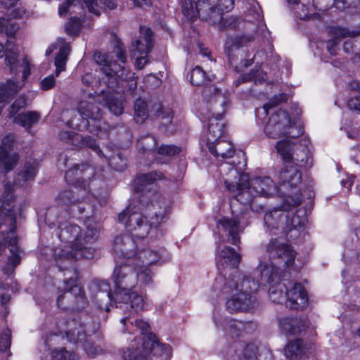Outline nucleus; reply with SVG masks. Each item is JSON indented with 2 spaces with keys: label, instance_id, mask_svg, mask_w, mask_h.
<instances>
[{
  "label": "nucleus",
  "instance_id": "nucleus-49",
  "mask_svg": "<svg viewBox=\"0 0 360 360\" xmlns=\"http://www.w3.org/2000/svg\"><path fill=\"white\" fill-rule=\"evenodd\" d=\"M76 9L80 10L81 8L79 6V1L77 0H67L58 10L60 15L66 14H72L76 13Z\"/></svg>",
  "mask_w": 360,
  "mask_h": 360
},
{
  "label": "nucleus",
  "instance_id": "nucleus-44",
  "mask_svg": "<svg viewBox=\"0 0 360 360\" xmlns=\"http://www.w3.org/2000/svg\"><path fill=\"white\" fill-rule=\"evenodd\" d=\"M105 104L109 110L115 115H120L123 112L124 108L121 100L114 96L108 95L105 98Z\"/></svg>",
  "mask_w": 360,
  "mask_h": 360
},
{
  "label": "nucleus",
  "instance_id": "nucleus-58",
  "mask_svg": "<svg viewBox=\"0 0 360 360\" xmlns=\"http://www.w3.org/2000/svg\"><path fill=\"white\" fill-rule=\"evenodd\" d=\"M25 106L26 98L24 96L18 97L9 108V116L13 117L21 108H25Z\"/></svg>",
  "mask_w": 360,
  "mask_h": 360
},
{
  "label": "nucleus",
  "instance_id": "nucleus-28",
  "mask_svg": "<svg viewBox=\"0 0 360 360\" xmlns=\"http://www.w3.org/2000/svg\"><path fill=\"white\" fill-rule=\"evenodd\" d=\"M206 0H184L182 11L190 20H193L198 16L202 19V15H207V8L203 5Z\"/></svg>",
  "mask_w": 360,
  "mask_h": 360
},
{
  "label": "nucleus",
  "instance_id": "nucleus-33",
  "mask_svg": "<svg viewBox=\"0 0 360 360\" xmlns=\"http://www.w3.org/2000/svg\"><path fill=\"white\" fill-rule=\"evenodd\" d=\"M280 328L286 335H295L300 333L304 328L303 321L297 319L283 318L280 320Z\"/></svg>",
  "mask_w": 360,
  "mask_h": 360
},
{
  "label": "nucleus",
  "instance_id": "nucleus-27",
  "mask_svg": "<svg viewBox=\"0 0 360 360\" xmlns=\"http://www.w3.org/2000/svg\"><path fill=\"white\" fill-rule=\"evenodd\" d=\"M163 178L164 176L162 173L158 172H152L148 174H143L134 179L133 181V187L136 193H144L141 201L144 200L143 198L145 195L146 197L150 195V191L145 193V191L147 190V187Z\"/></svg>",
  "mask_w": 360,
  "mask_h": 360
},
{
  "label": "nucleus",
  "instance_id": "nucleus-39",
  "mask_svg": "<svg viewBox=\"0 0 360 360\" xmlns=\"http://www.w3.org/2000/svg\"><path fill=\"white\" fill-rule=\"evenodd\" d=\"M286 213L288 217H287L285 220V222H286V229L285 230V232L290 231L293 229H300L304 227L307 223V219L304 216L300 217L287 210Z\"/></svg>",
  "mask_w": 360,
  "mask_h": 360
},
{
  "label": "nucleus",
  "instance_id": "nucleus-63",
  "mask_svg": "<svg viewBox=\"0 0 360 360\" xmlns=\"http://www.w3.org/2000/svg\"><path fill=\"white\" fill-rule=\"evenodd\" d=\"M55 85V79L53 76H48L45 77L41 82V88L43 90H49L53 88Z\"/></svg>",
  "mask_w": 360,
  "mask_h": 360
},
{
  "label": "nucleus",
  "instance_id": "nucleus-60",
  "mask_svg": "<svg viewBox=\"0 0 360 360\" xmlns=\"http://www.w3.org/2000/svg\"><path fill=\"white\" fill-rule=\"evenodd\" d=\"M11 346V331L9 329L4 330L0 336V350L6 351Z\"/></svg>",
  "mask_w": 360,
  "mask_h": 360
},
{
  "label": "nucleus",
  "instance_id": "nucleus-15",
  "mask_svg": "<svg viewBox=\"0 0 360 360\" xmlns=\"http://www.w3.org/2000/svg\"><path fill=\"white\" fill-rule=\"evenodd\" d=\"M257 347L252 343L236 342L223 351L224 360H272V355L266 349L260 351L259 355Z\"/></svg>",
  "mask_w": 360,
  "mask_h": 360
},
{
  "label": "nucleus",
  "instance_id": "nucleus-40",
  "mask_svg": "<svg viewBox=\"0 0 360 360\" xmlns=\"http://www.w3.org/2000/svg\"><path fill=\"white\" fill-rule=\"evenodd\" d=\"M3 6L8 9V15L13 18H22L25 9L21 6L19 0H1Z\"/></svg>",
  "mask_w": 360,
  "mask_h": 360
},
{
  "label": "nucleus",
  "instance_id": "nucleus-32",
  "mask_svg": "<svg viewBox=\"0 0 360 360\" xmlns=\"http://www.w3.org/2000/svg\"><path fill=\"white\" fill-rule=\"evenodd\" d=\"M60 44L59 51L55 58L56 77H58L60 73L65 70L68 57L70 53V47L68 43L65 42L62 38L57 39Z\"/></svg>",
  "mask_w": 360,
  "mask_h": 360
},
{
  "label": "nucleus",
  "instance_id": "nucleus-61",
  "mask_svg": "<svg viewBox=\"0 0 360 360\" xmlns=\"http://www.w3.org/2000/svg\"><path fill=\"white\" fill-rule=\"evenodd\" d=\"M180 152V148L171 145H165L161 146L158 148V153L161 155H167L169 156H173L176 154H179Z\"/></svg>",
  "mask_w": 360,
  "mask_h": 360
},
{
  "label": "nucleus",
  "instance_id": "nucleus-10",
  "mask_svg": "<svg viewBox=\"0 0 360 360\" xmlns=\"http://www.w3.org/2000/svg\"><path fill=\"white\" fill-rule=\"evenodd\" d=\"M202 94L210 103L211 117L209 118L207 144L216 141L223 134L225 123L223 115L230 105L229 93H221L214 86H206Z\"/></svg>",
  "mask_w": 360,
  "mask_h": 360
},
{
  "label": "nucleus",
  "instance_id": "nucleus-38",
  "mask_svg": "<svg viewBox=\"0 0 360 360\" xmlns=\"http://www.w3.org/2000/svg\"><path fill=\"white\" fill-rule=\"evenodd\" d=\"M21 86L11 79L0 86V103L7 102L20 89Z\"/></svg>",
  "mask_w": 360,
  "mask_h": 360
},
{
  "label": "nucleus",
  "instance_id": "nucleus-57",
  "mask_svg": "<svg viewBox=\"0 0 360 360\" xmlns=\"http://www.w3.org/2000/svg\"><path fill=\"white\" fill-rule=\"evenodd\" d=\"M25 106L26 98L24 96L18 97L9 108V116L13 117L21 108H25Z\"/></svg>",
  "mask_w": 360,
  "mask_h": 360
},
{
  "label": "nucleus",
  "instance_id": "nucleus-19",
  "mask_svg": "<svg viewBox=\"0 0 360 360\" xmlns=\"http://www.w3.org/2000/svg\"><path fill=\"white\" fill-rule=\"evenodd\" d=\"M291 138H285L278 141L276 144L277 152L281 155L286 163H292L299 167H306L307 165V155L304 152L299 154L294 152V143Z\"/></svg>",
  "mask_w": 360,
  "mask_h": 360
},
{
  "label": "nucleus",
  "instance_id": "nucleus-35",
  "mask_svg": "<svg viewBox=\"0 0 360 360\" xmlns=\"http://www.w3.org/2000/svg\"><path fill=\"white\" fill-rule=\"evenodd\" d=\"M252 325V323L249 322H243L234 319H226L223 328L224 330L229 333L233 338L238 337L243 331L246 330V329Z\"/></svg>",
  "mask_w": 360,
  "mask_h": 360
},
{
  "label": "nucleus",
  "instance_id": "nucleus-26",
  "mask_svg": "<svg viewBox=\"0 0 360 360\" xmlns=\"http://www.w3.org/2000/svg\"><path fill=\"white\" fill-rule=\"evenodd\" d=\"M252 40V37H237L236 38L229 39L225 44L226 52L229 60L230 64L238 69L240 67L237 63L238 56L240 54L241 51L240 47L243 46L247 42Z\"/></svg>",
  "mask_w": 360,
  "mask_h": 360
},
{
  "label": "nucleus",
  "instance_id": "nucleus-34",
  "mask_svg": "<svg viewBox=\"0 0 360 360\" xmlns=\"http://www.w3.org/2000/svg\"><path fill=\"white\" fill-rule=\"evenodd\" d=\"M269 297L273 302L282 303L287 302L285 292L288 290L289 285L278 281L269 286Z\"/></svg>",
  "mask_w": 360,
  "mask_h": 360
},
{
  "label": "nucleus",
  "instance_id": "nucleus-31",
  "mask_svg": "<svg viewBox=\"0 0 360 360\" xmlns=\"http://www.w3.org/2000/svg\"><path fill=\"white\" fill-rule=\"evenodd\" d=\"M209 150L216 158L223 159L232 158L235 153V149L231 142L217 139L210 144H207Z\"/></svg>",
  "mask_w": 360,
  "mask_h": 360
},
{
  "label": "nucleus",
  "instance_id": "nucleus-22",
  "mask_svg": "<svg viewBox=\"0 0 360 360\" xmlns=\"http://www.w3.org/2000/svg\"><path fill=\"white\" fill-rule=\"evenodd\" d=\"M13 135L6 136L0 146V171L6 173L12 170L18 161V154L12 150Z\"/></svg>",
  "mask_w": 360,
  "mask_h": 360
},
{
  "label": "nucleus",
  "instance_id": "nucleus-18",
  "mask_svg": "<svg viewBox=\"0 0 360 360\" xmlns=\"http://www.w3.org/2000/svg\"><path fill=\"white\" fill-rule=\"evenodd\" d=\"M284 204L283 209H274L265 213L264 217V221L267 229L274 233L276 232H285L286 229V222L285 220L288 217L286 213V210L290 207H296L297 205H292V200L290 199V203H287L283 200Z\"/></svg>",
  "mask_w": 360,
  "mask_h": 360
},
{
  "label": "nucleus",
  "instance_id": "nucleus-52",
  "mask_svg": "<svg viewBox=\"0 0 360 360\" xmlns=\"http://www.w3.org/2000/svg\"><path fill=\"white\" fill-rule=\"evenodd\" d=\"M81 20L77 17H72L67 22L65 29L66 31L70 34L77 33L81 27Z\"/></svg>",
  "mask_w": 360,
  "mask_h": 360
},
{
  "label": "nucleus",
  "instance_id": "nucleus-46",
  "mask_svg": "<svg viewBox=\"0 0 360 360\" xmlns=\"http://www.w3.org/2000/svg\"><path fill=\"white\" fill-rule=\"evenodd\" d=\"M37 173V164L33 162L32 164H25L24 169L18 174V179L19 181L24 182L32 180L34 179Z\"/></svg>",
  "mask_w": 360,
  "mask_h": 360
},
{
  "label": "nucleus",
  "instance_id": "nucleus-20",
  "mask_svg": "<svg viewBox=\"0 0 360 360\" xmlns=\"http://www.w3.org/2000/svg\"><path fill=\"white\" fill-rule=\"evenodd\" d=\"M235 0H206L203 1L207 8V15H202V19L213 24L220 23L225 13L231 11L234 6Z\"/></svg>",
  "mask_w": 360,
  "mask_h": 360
},
{
  "label": "nucleus",
  "instance_id": "nucleus-2",
  "mask_svg": "<svg viewBox=\"0 0 360 360\" xmlns=\"http://www.w3.org/2000/svg\"><path fill=\"white\" fill-rule=\"evenodd\" d=\"M116 255L120 261L116 262L113 271L115 290L112 298L115 303L120 304L116 307L131 309L125 316L139 317L137 314L145 310L146 302L142 295L132 291V289L138 283L141 285L149 284L152 281V273L150 269H144L142 271L141 266L136 269L130 259L120 254Z\"/></svg>",
  "mask_w": 360,
  "mask_h": 360
},
{
  "label": "nucleus",
  "instance_id": "nucleus-42",
  "mask_svg": "<svg viewBox=\"0 0 360 360\" xmlns=\"http://www.w3.org/2000/svg\"><path fill=\"white\" fill-rule=\"evenodd\" d=\"M134 119L137 123L142 124L148 117V109L146 102L141 98L134 104Z\"/></svg>",
  "mask_w": 360,
  "mask_h": 360
},
{
  "label": "nucleus",
  "instance_id": "nucleus-43",
  "mask_svg": "<svg viewBox=\"0 0 360 360\" xmlns=\"http://www.w3.org/2000/svg\"><path fill=\"white\" fill-rule=\"evenodd\" d=\"M287 100L288 95L285 94H279L278 95H275L268 103L264 105L262 110H256V115L259 117V115L261 114V111H262L263 114H267L268 110L270 108H272L279 105L281 103L286 101Z\"/></svg>",
  "mask_w": 360,
  "mask_h": 360
},
{
  "label": "nucleus",
  "instance_id": "nucleus-54",
  "mask_svg": "<svg viewBox=\"0 0 360 360\" xmlns=\"http://www.w3.org/2000/svg\"><path fill=\"white\" fill-rule=\"evenodd\" d=\"M25 106L26 98L24 96L18 97L9 108V116L13 117L21 108H25Z\"/></svg>",
  "mask_w": 360,
  "mask_h": 360
},
{
  "label": "nucleus",
  "instance_id": "nucleus-45",
  "mask_svg": "<svg viewBox=\"0 0 360 360\" xmlns=\"http://www.w3.org/2000/svg\"><path fill=\"white\" fill-rule=\"evenodd\" d=\"M137 146L143 153L152 151L157 146V141L153 136H147L138 140Z\"/></svg>",
  "mask_w": 360,
  "mask_h": 360
},
{
  "label": "nucleus",
  "instance_id": "nucleus-11",
  "mask_svg": "<svg viewBox=\"0 0 360 360\" xmlns=\"http://www.w3.org/2000/svg\"><path fill=\"white\" fill-rule=\"evenodd\" d=\"M113 250L115 254L121 255L131 260L136 269L142 267L149 269L148 266L157 263L160 259V255L157 251L150 249L136 250V243L127 236L116 237L114 240Z\"/></svg>",
  "mask_w": 360,
  "mask_h": 360
},
{
  "label": "nucleus",
  "instance_id": "nucleus-21",
  "mask_svg": "<svg viewBox=\"0 0 360 360\" xmlns=\"http://www.w3.org/2000/svg\"><path fill=\"white\" fill-rule=\"evenodd\" d=\"M94 174V169L91 166L82 164L68 170L65 174V179L69 184L82 187L84 191L86 189L91 191L90 180Z\"/></svg>",
  "mask_w": 360,
  "mask_h": 360
},
{
  "label": "nucleus",
  "instance_id": "nucleus-56",
  "mask_svg": "<svg viewBox=\"0 0 360 360\" xmlns=\"http://www.w3.org/2000/svg\"><path fill=\"white\" fill-rule=\"evenodd\" d=\"M25 106L26 98L24 96L18 97L9 108V116L13 117L21 108H25Z\"/></svg>",
  "mask_w": 360,
  "mask_h": 360
},
{
  "label": "nucleus",
  "instance_id": "nucleus-14",
  "mask_svg": "<svg viewBox=\"0 0 360 360\" xmlns=\"http://www.w3.org/2000/svg\"><path fill=\"white\" fill-rule=\"evenodd\" d=\"M265 134L272 139L296 138L302 134L303 130L290 124V120L288 113L283 110H278L272 114L264 127Z\"/></svg>",
  "mask_w": 360,
  "mask_h": 360
},
{
  "label": "nucleus",
  "instance_id": "nucleus-24",
  "mask_svg": "<svg viewBox=\"0 0 360 360\" xmlns=\"http://www.w3.org/2000/svg\"><path fill=\"white\" fill-rule=\"evenodd\" d=\"M241 256L233 248L226 246L216 256V264L219 270L233 269L238 266Z\"/></svg>",
  "mask_w": 360,
  "mask_h": 360
},
{
  "label": "nucleus",
  "instance_id": "nucleus-30",
  "mask_svg": "<svg viewBox=\"0 0 360 360\" xmlns=\"http://www.w3.org/2000/svg\"><path fill=\"white\" fill-rule=\"evenodd\" d=\"M140 34V37L133 44L134 55L136 52L140 55L148 54L153 47L151 30L146 27H141Z\"/></svg>",
  "mask_w": 360,
  "mask_h": 360
},
{
  "label": "nucleus",
  "instance_id": "nucleus-25",
  "mask_svg": "<svg viewBox=\"0 0 360 360\" xmlns=\"http://www.w3.org/2000/svg\"><path fill=\"white\" fill-rule=\"evenodd\" d=\"M66 335L70 342H82L84 341L83 347L87 355L91 357H94L103 352L101 347L94 346L89 341H86V332L82 325H79L77 328H75L73 330L67 331Z\"/></svg>",
  "mask_w": 360,
  "mask_h": 360
},
{
  "label": "nucleus",
  "instance_id": "nucleus-62",
  "mask_svg": "<svg viewBox=\"0 0 360 360\" xmlns=\"http://www.w3.org/2000/svg\"><path fill=\"white\" fill-rule=\"evenodd\" d=\"M82 143L84 145L92 148L98 154L101 153V150L98 148L96 141L94 138H91L90 136L84 137V139H82Z\"/></svg>",
  "mask_w": 360,
  "mask_h": 360
},
{
  "label": "nucleus",
  "instance_id": "nucleus-4",
  "mask_svg": "<svg viewBox=\"0 0 360 360\" xmlns=\"http://www.w3.org/2000/svg\"><path fill=\"white\" fill-rule=\"evenodd\" d=\"M15 182L4 183L3 191L0 195V253L8 245L11 256L6 266L4 268L6 274H12L14 268L20 263L22 251L17 245L15 236V195L14 194Z\"/></svg>",
  "mask_w": 360,
  "mask_h": 360
},
{
  "label": "nucleus",
  "instance_id": "nucleus-29",
  "mask_svg": "<svg viewBox=\"0 0 360 360\" xmlns=\"http://www.w3.org/2000/svg\"><path fill=\"white\" fill-rule=\"evenodd\" d=\"M5 56V63L7 67L9 68L11 74L16 75L18 73V68L19 67V60L18 58V53L15 45L8 41L6 48L0 44V58Z\"/></svg>",
  "mask_w": 360,
  "mask_h": 360
},
{
  "label": "nucleus",
  "instance_id": "nucleus-47",
  "mask_svg": "<svg viewBox=\"0 0 360 360\" xmlns=\"http://www.w3.org/2000/svg\"><path fill=\"white\" fill-rule=\"evenodd\" d=\"M18 25L4 18H0V33L4 32L8 37H13L18 30Z\"/></svg>",
  "mask_w": 360,
  "mask_h": 360
},
{
  "label": "nucleus",
  "instance_id": "nucleus-37",
  "mask_svg": "<svg viewBox=\"0 0 360 360\" xmlns=\"http://www.w3.org/2000/svg\"><path fill=\"white\" fill-rule=\"evenodd\" d=\"M304 354V344L300 339L288 342L285 347V355L290 360H297Z\"/></svg>",
  "mask_w": 360,
  "mask_h": 360
},
{
  "label": "nucleus",
  "instance_id": "nucleus-7",
  "mask_svg": "<svg viewBox=\"0 0 360 360\" xmlns=\"http://www.w3.org/2000/svg\"><path fill=\"white\" fill-rule=\"evenodd\" d=\"M58 237L65 243L71 244L72 252L61 250V252L56 254V261L60 269H63V262H72L74 259L91 258L93 256V249L88 247L97 238L99 226L89 220L86 224V229L82 230L76 224H65L59 228Z\"/></svg>",
  "mask_w": 360,
  "mask_h": 360
},
{
  "label": "nucleus",
  "instance_id": "nucleus-5",
  "mask_svg": "<svg viewBox=\"0 0 360 360\" xmlns=\"http://www.w3.org/2000/svg\"><path fill=\"white\" fill-rule=\"evenodd\" d=\"M170 207L166 200L160 194L153 193V199L147 204L145 211L148 217L134 210V207H129L119 214L118 220L125 224L127 231L131 234L129 237L135 241V238H146L151 228L158 227L165 222Z\"/></svg>",
  "mask_w": 360,
  "mask_h": 360
},
{
  "label": "nucleus",
  "instance_id": "nucleus-6",
  "mask_svg": "<svg viewBox=\"0 0 360 360\" xmlns=\"http://www.w3.org/2000/svg\"><path fill=\"white\" fill-rule=\"evenodd\" d=\"M122 330L124 333L143 335L141 347H134V345L123 353L124 360H150L147 356L149 354L159 356L163 360H168L172 356V347L167 344L160 343L156 336L149 333V323L139 317L124 316L120 319Z\"/></svg>",
  "mask_w": 360,
  "mask_h": 360
},
{
  "label": "nucleus",
  "instance_id": "nucleus-13",
  "mask_svg": "<svg viewBox=\"0 0 360 360\" xmlns=\"http://www.w3.org/2000/svg\"><path fill=\"white\" fill-rule=\"evenodd\" d=\"M65 292L57 300L58 306L62 309L79 310L85 307L87 301L83 289L76 282L78 274L75 270L65 274Z\"/></svg>",
  "mask_w": 360,
  "mask_h": 360
},
{
  "label": "nucleus",
  "instance_id": "nucleus-50",
  "mask_svg": "<svg viewBox=\"0 0 360 360\" xmlns=\"http://www.w3.org/2000/svg\"><path fill=\"white\" fill-rule=\"evenodd\" d=\"M52 356L53 360H78L75 353H71L64 348L55 349Z\"/></svg>",
  "mask_w": 360,
  "mask_h": 360
},
{
  "label": "nucleus",
  "instance_id": "nucleus-16",
  "mask_svg": "<svg viewBox=\"0 0 360 360\" xmlns=\"http://www.w3.org/2000/svg\"><path fill=\"white\" fill-rule=\"evenodd\" d=\"M249 223L244 215L233 217H224L219 219L217 227L219 233L227 237V241L237 245L240 243V235Z\"/></svg>",
  "mask_w": 360,
  "mask_h": 360
},
{
  "label": "nucleus",
  "instance_id": "nucleus-55",
  "mask_svg": "<svg viewBox=\"0 0 360 360\" xmlns=\"http://www.w3.org/2000/svg\"><path fill=\"white\" fill-rule=\"evenodd\" d=\"M25 106L26 98L24 96L18 97L9 108V116L13 117L21 108H25Z\"/></svg>",
  "mask_w": 360,
  "mask_h": 360
},
{
  "label": "nucleus",
  "instance_id": "nucleus-23",
  "mask_svg": "<svg viewBox=\"0 0 360 360\" xmlns=\"http://www.w3.org/2000/svg\"><path fill=\"white\" fill-rule=\"evenodd\" d=\"M288 285V290L285 292L286 305L293 309H302L308 302L307 293L304 288L299 283H292L289 281Z\"/></svg>",
  "mask_w": 360,
  "mask_h": 360
},
{
  "label": "nucleus",
  "instance_id": "nucleus-41",
  "mask_svg": "<svg viewBox=\"0 0 360 360\" xmlns=\"http://www.w3.org/2000/svg\"><path fill=\"white\" fill-rule=\"evenodd\" d=\"M155 112V116L161 120V124L167 127L172 123L173 118V112L169 108H165L162 105L157 103L153 106Z\"/></svg>",
  "mask_w": 360,
  "mask_h": 360
},
{
  "label": "nucleus",
  "instance_id": "nucleus-53",
  "mask_svg": "<svg viewBox=\"0 0 360 360\" xmlns=\"http://www.w3.org/2000/svg\"><path fill=\"white\" fill-rule=\"evenodd\" d=\"M25 106L26 98L24 96L18 97L9 108V116L13 117L21 108H25Z\"/></svg>",
  "mask_w": 360,
  "mask_h": 360
},
{
  "label": "nucleus",
  "instance_id": "nucleus-48",
  "mask_svg": "<svg viewBox=\"0 0 360 360\" xmlns=\"http://www.w3.org/2000/svg\"><path fill=\"white\" fill-rule=\"evenodd\" d=\"M57 202L60 205H72L80 202L78 198H75L72 191H64L58 195Z\"/></svg>",
  "mask_w": 360,
  "mask_h": 360
},
{
  "label": "nucleus",
  "instance_id": "nucleus-1",
  "mask_svg": "<svg viewBox=\"0 0 360 360\" xmlns=\"http://www.w3.org/2000/svg\"><path fill=\"white\" fill-rule=\"evenodd\" d=\"M222 169H228L227 177L224 183L233 197L240 203L252 206L254 198L257 195L270 196L281 193L285 197V201L292 205H299L302 202L300 189L298 186L301 181V174L297 169L287 166L279 174V183L277 187L268 176L256 177L249 181L246 174H239L237 169L229 165H221Z\"/></svg>",
  "mask_w": 360,
  "mask_h": 360
},
{
  "label": "nucleus",
  "instance_id": "nucleus-3",
  "mask_svg": "<svg viewBox=\"0 0 360 360\" xmlns=\"http://www.w3.org/2000/svg\"><path fill=\"white\" fill-rule=\"evenodd\" d=\"M258 283L250 275L237 274L226 278L219 274L212 287V297H220L232 294L226 307L230 313L246 311L257 305L256 292Z\"/></svg>",
  "mask_w": 360,
  "mask_h": 360
},
{
  "label": "nucleus",
  "instance_id": "nucleus-36",
  "mask_svg": "<svg viewBox=\"0 0 360 360\" xmlns=\"http://www.w3.org/2000/svg\"><path fill=\"white\" fill-rule=\"evenodd\" d=\"M40 117L41 115L39 112L36 111H29L18 114L15 117L14 122L24 127L26 130H30L34 124H36L39 122Z\"/></svg>",
  "mask_w": 360,
  "mask_h": 360
},
{
  "label": "nucleus",
  "instance_id": "nucleus-59",
  "mask_svg": "<svg viewBox=\"0 0 360 360\" xmlns=\"http://www.w3.org/2000/svg\"><path fill=\"white\" fill-rule=\"evenodd\" d=\"M109 165L115 169L121 171L126 166V160L121 158L120 155L113 156L109 160Z\"/></svg>",
  "mask_w": 360,
  "mask_h": 360
},
{
  "label": "nucleus",
  "instance_id": "nucleus-12",
  "mask_svg": "<svg viewBox=\"0 0 360 360\" xmlns=\"http://www.w3.org/2000/svg\"><path fill=\"white\" fill-rule=\"evenodd\" d=\"M77 111L82 118L80 123H75L72 120L69 122L71 127L79 131L88 130L97 133L101 138L103 134L106 135L105 122L101 120L102 114L98 105L94 103L82 101L78 103Z\"/></svg>",
  "mask_w": 360,
  "mask_h": 360
},
{
  "label": "nucleus",
  "instance_id": "nucleus-64",
  "mask_svg": "<svg viewBox=\"0 0 360 360\" xmlns=\"http://www.w3.org/2000/svg\"><path fill=\"white\" fill-rule=\"evenodd\" d=\"M347 106L352 110L360 111V96L349 99Z\"/></svg>",
  "mask_w": 360,
  "mask_h": 360
},
{
  "label": "nucleus",
  "instance_id": "nucleus-9",
  "mask_svg": "<svg viewBox=\"0 0 360 360\" xmlns=\"http://www.w3.org/2000/svg\"><path fill=\"white\" fill-rule=\"evenodd\" d=\"M114 56L122 64L127 62L125 50L120 41L116 42L112 53L107 55L96 53L94 58L101 66V71L105 75L109 87L113 88L126 82H128L129 90L133 92L136 89L134 73L124 65L117 64L113 59Z\"/></svg>",
  "mask_w": 360,
  "mask_h": 360
},
{
  "label": "nucleus",
  "instance_id": "nucleus-8",
  "mask_svg": "<svg viewBox=\"0 0 360 360\" xmlns=\"http://www.w3.org/2000/svg\"><path fill=\"white\" fill-rule=\"evenodd\" d=\"M264 251L269 255L260 257L255 269L257 281L259 285L269 286L281 281V271L278 265L283 264L290 266L295 260V252L292 247L280 239H271L264 246Z\"/></svg>",
  "mask_w": 360,
  "mask_h": 360
},
{
  "label": "nucleus",
  "instance_id": "nucleus-51",
  "mask_svg": "<svg viewBox=\"0 0 360 360\" xmlns=\"http://www.w3.org/2000/svg\"><path fill=\"white\" fill-rule=\"evenodd\" d=\"M205 75L204 71L196 66L191 72V82L193 85L200 86L205 83Z\"/></svg>",
  "mask_w": 360,
  "mask_h": 360
},
{
  "label": "nucleus",
  "instance_id": "nucleus-17",
  "mask_svg": "<svg viewBox=\"0 0 360 360\" xmlns=\"http://www.w3.org/2000/svg\"><path fill=\"white\" fill-rule=\"evenodd\" d=\"M92 301L101 310L108 311L112 302L110 284L105 281L96 280L89 287Z\"/></svg>",
  "mask_w": 360,
  "mask_h": 360
}]
</instances>
